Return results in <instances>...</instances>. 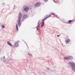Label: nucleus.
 <instances>
[{
  "label": "nucleus",
  "instance_id": "nucleus-3",
  "mask_svg": "<svg viewBox=\"0 0 75 75\" xmlns=\"http://www.w3.org/2000/svg\"><path fill=\"white\" fill-rule=\"evenodd\" d=\"M51 16V15L50 16H46V18H45L44 19L42 20V22H41V27H42L44 25V20H45L47 18H48V17H50Z\"/></svg>",
  "mask_w": 75,
  "mask_h": 75
},
{
  "label": "nucleus",
  "instance_id": "nucleus-20",
  "mask_svg": "<svg viewBox=\"0 0 75 75\" xmlns=\"http://www.w3.org/2000/svg\"><path fill=\"white\" fill-rule=\"evenodd\" d=\"M57 36L58 37H59V35H57Z\"/></svg>",
  "mask_w": 75,
  "mask_h": 75
},
{
  "label": "nucleus",
  "instance_id": "nucleus-17",
  "mask_svg": "<svg viewBox=\"0 0 75 75\" xmlns=\"http://www.w3.org/2000/svg\"><path fill=\"white\" fill-rule=\"evenodd\" d=\"M44 0L45 1H48V0Z\"/></svg>",
  "mask_w": 75,
  "mask_h": 75
},
{
  "label": "nucleus",
  "instance_id": "nucleus-9",
  "mask_svg": "<svg viewBox=\"0 0 75 75\" xmlns=\"http://www.w3.org/2000/svg\"><path fill=\"white\" fill-rule=\"evenodd\" d=\"M72 21H73V20H70L69 21L68 23L69 24H71V23H72Z\"/></svg>",
  "mask_w": 75,
  "mask_h": 75
},
{
  "label": "nucleus",
  "instance_id": "nucleus-8",
  "mask_svg": "<svg viewBox=\"0 0 75 75\" xmlns=\"http://www.w3.org/2000/svg\"><path fill=\"white\" fill-rule=\"evenodd\" d=\"M34 7H38V5H37V3H36L35 4H34Z\"/></svg>",
  "mask_w": 75,
  "mask_h": 75
},
{
  "label": "nucleus",
  "instance_id": "nucleus-11",
  "mask_svg": "<svg viewBox=\"0 0 75 75\" xmlns=\"http://www.w3.org/2000/svg\"><path fill=\"white\" fill-rule=\"evenodd\" d=\"M28 16H26V15H24L23 16V18H28Z\"/></svg>",
  "mask_w": 75,
  "mask_h": 75
},
{
  "label": "nucleus",
  "instance_id": "nucleus-10",
  "mask_svg": "<svg viewBox=\"0 0 75 75\" xmlns=\"http://www.w3.org/2000/svg\"><path fill=\"white\" fill-rule=\"evenodd\" d=\"M7 44L9 45L10 46H12V44H11V43L10 42H7Z\"/></svg>",
  "mask_w": 75,
  "mask_h": 75
},
{
  "label": "nucleus",
  "instance_id": "nucleus-6",
  "mask_svg": "<svg viewBox=\"0 0 75 75\" xmlns=\"http://www.w3.org/2000/svg\"><path fill=\"white\" fill-rule=\"evenodd\" d=\"M18 42H16L13 45V47H18Z\"/></svg>",
  "mask_w": 75,
  "mask_h": 75
},
{
  "label": "nucleus",
  "instance_id": "nucleus-22",
  "mask_svg": "<svg viewBox=\"0 0 75 75\" xmlns=\"http://www.w3.org/2000/svg\"><path fill=\"white\" fill-rule=\"evenodd\" d=\"M37 30H38V29H37Z\"/></svg>",
  "mask_w": 75,
  "mask_h": 75
},
{
  "label": "nucleus",
  "instance_id": "nucleus-16",
  "mask_svg": "<svg viewBox=\"0 0 75 75\" xmlns=\"http://www.w3.org/2000/svg\"><path fill=\"white\" fill-rule=\"evenodd\" d=\"M51 14L52 15H55V13H52Z\"/></svg>",
  "mask_w": 75,
  "mask_h": 75
},
{
  "label": "nucleus",
  "instance_id": "nucleus-15",
  "mask_svg": "<svg viewBox=\"0 0 75 75\" xmlns=\"http://www.w3.org/2000/svg\"><path fill=\"white\" fill-rule=\"evenodd\" d=\"M39 27H40V25H38V27L37 28H39Z\"/></svg>",
  "mask_w": 75,
  "mask_h": 75
},
{
  "label": "nucleus",
  "instance_id": "nucleus-7",
  "mask_svg": "<svg viewBox=\"0 0 75 75\" xmlns=\"http://www.w3.org/2000/svg\"><path fill=\"white\" fill-rule=\"evenodd\" d=\"M70 42V40L69 39H67V40L65 41V42L66 44H68V43H69Z\"/></svg>",
  "mask_w": 75,
  "mask_h": 75
},
{
  "label": "nucleus",
  "instance_id": "nucleus-18",
  "mask_svg": "<svg viewBox=\"0 0 75 75\" xmlns=\"http://www.w3.org/2000/svg\"><path fill=\"white\" fill-rule=\"evenodd\" d=\"M53 1L54 2V3H56V2L55 1V0H53Z\"/></svg>",
  "mask_w": 75,
  "mask_h": 75
},
{
  "label": "nucleus",
  "instance_id": "nucleus-1",
  "mask_svg": "<svg viewBox=\"0 0 75 75\" xmlns=\"http://www.w3.org/2000/svg\"><path fill=\"white\" fill-rule=\"evenodd\" d=\"M21 13H20L18 16V20L17 21L18 24L19 25V26L21 25Z\"/></svg>",
  "mask_w": 75,
  "mask_h": 75
},
{
  "label": "nucleus",
  "instance_id": "nucleus-5",
  "mask_svg": "<svg viewBox=\"0 0 75 75\" xmlns=\"http://www.w3.org/2000/svg\"><path fill=\"white\" fill-rule=\"evenodd\" d=\"M24 10L25 11H27L28 10V8L26 6H24L23 7Z\"/></svg>",
  "mask_w": 75,
  "mask_h": 75
},
{
  "label": "nucleus",
  "instance_id": "nucleus-4",
  "mask_svg": "<svg viewBox=\"0 0 75 75\" xmlns=\"http://www.w3.org/2000/svg\"><path fill=\"white\" fill-rule=\"evenodd\" d=\"M65 59H72V57L70 56H66V57H64Z\"/></svg>",
  "mask_w": 75,
  "mask_h": 75
},
{
  "label": "nucleus",
  "instance_id": "nucleus-19",
  "mask_svg": "<svg viewBox=\"0 0 75 75\" xmlns=\"http://www.w3.org/2000/svg\"><path fill=\"white\" fill-rule=\"evenodd\" d=\"M16 30L17 31H18V28H17L16 29Z\"/></svg>",
  "mask_w": 75,
  "mask_h": 75
},
{
  "label": "nucleus",
  "instance_id": "nucleus-21",
  "mask_svg": "<svg viewBox=\"0 0 75 75\" xmlns=\"http://www.w3.org/2000/svg\"><path fill=\"white\" fill-rule=\"evenodd\" d=\"M29 55H30V54H29Z\"/></svg>",
  "mask_w": 75,
  "mask_h": 75
},
{
  "label": "nucleus",
  "instance_id": "nucleus-2",
  "mask_svg": "<svg viewBox=\"0 0 75 75\" xmlns=\"http://www.w3.org/2000/svg\"><path fill=\"white\" fill-rule=\"evenodd\" d=\"M69 64L71 67H72V70L73 71H75V65L74 63H71L70 62H69Z\"/></svg>",
  "mask_w": 75,
  "mask_h": 75
},
{
  "label": "nucleus",
  "instance_id": "nucleus-13",
  "mask_svg": "<svg viewBox=\"0 0 75 75\" xmlns=\"http://www.w3.org/2000/svg\"><path fill=\"white\" fill-rule=\"evenodd\" d=\"M2 27L3 28H5V27H4V25H3L2 26Z\"/></svg>",
  "mask_w": 75,
  "mask_h": 75
},
{
  "label": "nucleus",
  "instance_id": "nucleus-14",
  "mask_svg": "<svg viewBox=\"0 0 75 75\" xmlns=\"http://www.w3.org/2000/svg\"><path fill=\"white\" fill-rule=\"evenodd\" d=\"M16 28H18V25H16Z\"/></svg>",
  "mask_w": 75,
  "mask_h": 75
},
{
  "label": "nucleus",
  "instance_id": "nucleus-12",
  "mask_svg": "<svg viewBox=\"0 0 75 75\" xmlns=\"http://www.w3.org/2000/svg\"><path fill=\"white\" fill-rule=\"evenodd\" d=\"M36 3H37V5H38V7H39V6L41 5V3L40 2H37Z\"/></svg>",
  "mask_w": 75,
  "mask_h": 75
}]
</instances>
